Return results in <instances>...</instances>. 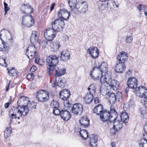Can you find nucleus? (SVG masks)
<instances>
[{
  "instance_id": "16",
  "label": "nucleus",
  "mask_w": 147,
  "mask_h": 147,
  "mask_svg": "<svg viewBox=\"0 0 147 147\" xmlns=\"http://www.w3.org/2000/svg\"><path fill=\"white\" fill-rule=\"evenodd\" d=\"M66 14L68 15L67 19H69V17L70 15V12H69L68 11L65 9L62 8L60 9L58 11L57 13V16L60 19L66 20H67L66 18H64V17H66Z\"/></svg>"
},
{
  "instance_id": "32",
  "label": "nucleus",
  "mask_w": 147,
  "mask_h": 147,
  "mask_svg": "<svg viewBox=\"0 0 147 147\" xmlns=\"http://www.w3.org/2000/svg\"><path fill=\"white\" fill-rule=\"evenodd\" d=\"M65 79L64 78H59L58 81L57 83V86L63 88L65 87Z\"/></svg>"
},
{
  "instance_id": "19",
  "label": "nucleus",
  "mask_w": 147,
  "mask_h": 147,
  "mask_svg": "<svg viewBox=\"0 0 147 147\" xmlns=\"http://www.w3.org/2000/svg\"><path fill=\"white\" fill-rule=\"evenodd\" d=\"M70 94V92L69 90L63 89L59 92V98L63 100H67L69 98Z\"/></svg>"
},
{
  "instance_id": "44",
  "label": "nucleus",
  "mask_w": 147,
  "mask_h": 147,
  "mask_svg": "<svg viewBox=\"0 0 147 147\" xmlns=\"http://www.w3.org/2000/svg\"><path fill=\"white\" fill-rule=\"evenodd\" d=\"M139 111L143 117H145V115L147 114V111L146 109L145 108H140L139 109Z\"/></svg>"
},
{
  "instance_id": "8",
  "label": "nucleus",
  "mask_w": 147,
  "mask_h": 147,
  "mask_svg": "<svg viewBox=\"0 0 147 147\" xmlns=\"http://www.w3.org/2000/svg\"><path fill=\"white\" fill-rule=\"evenodd\" d=\"M37 49L35 45L28 46L26 49V54L29 59H32L36 56Z\"/></svg>"
},
{
  "instance_id": "25",
  "label": "nucleus",
  "mask_w": 147,
  "mask_h": 147,
  "mask_svg": "<svg viewBox=\"0 0 147 147\" xmlns=\"http://www.w3.org/2000/svg\"><path fill=\"white\" fill-rule=\"evenodd\" d=\"M66 69L65 68H63L59 69V68L57 66L54 68V69L53 71H51V72H50V73H52L51 72H53L55 71V76L59 77L62 75H63L66 73Z\"/></svg>"
},
{
  "instance_id": "34",
  "label": "nucleus",
  "mask_w": 147,
  "mask_h": 147,
  "mask_svg": "<svg viewBox=\"0 0 147 147\" xmlns=\"http://www.w3.org/2000/svg\"><path fill=\"white\" fill-rule=\"evenodd\" d=\"M58 23V31H60L63 30V28L65 25L64 22L61 19H57Z\"/></svg>"
},
{
  "instance_id": "31",
  "label": "nucleus",
  "mask_w": 147,
  "mask_h": 147,
  "mask_svg": "<svg viewBox=\"0 0 147 147\" xmlns=\"http://www.w3.org/2000/svg\"><path fill=\"white\" fill-rule=\"evenodd\" d=\"M121 120L123 123H126L128 122L129 120V116L127 113L123 111L120 115Z\"/></svg>"
},
{
  "instance_id": "14",
  "label": "nucleus",
  "mask_w": 147,
  "mask_h": 147,
  "mask_svg": "<svg viewBox=\"0 0 147 147\" xmlns=\"http://www.w3.org/2000/svg\"><path fill=\"white\" fill-rule=\"evenodd\" d=\"M102 73L99 74V76H97L96 78L94 77L93 79L95 80L100 79V81L101 83L105 82L108 83L107 81H109V78H111V76L108 75L107 73H105L104 76L102 75Z\"/></svg>"
},
{
  "instance_id": "18",
  "label": "nucleus",
  "mask_w": 147,
  "mask_h": 147,
  "mask_svg": "<svg viewBox=\"0 0 147 147\" xmlns=\"http://www.w3.org/2000/svg\"><path fill=\"white\" fill-rule=\"evenodd\" d=\"M128 58L127 53L125 51L121 52L118 54L117 59L118 62L125 63V62L127 60Z\"/></svg>"
},
{
  "instance_id": "64",
  "label": "nucleus",
  "mask_w": 147,
  "mask_h": 147,
  "mask_svg": "<svg viewBox=\"0 0 147 147\" xmlns=\"http://www.w3.org/2000/svg\"><path fill=\"white\" fill-rule=\"evenodd\" d=\"M142 4H139L138 5L137 7L138 9L140 11V14H141L140 12L142 10Z\"/></svg>"
},
{
  "instance_id": "49",
  "label": "nucleus",
  "mask_w": 147,
  "mask_h": 147,
  "mask_svg": "<svg viewBox=\"0 0 147 147\" xmlns=\"http://www.w3.org/2000/svg\"><path fill=\"white\" fill-rule=\"evenodd\" d=\"M51 106H52V107L54 109V108L55 107L58 108L59 105L58 102L56 101H55L53 100L51 102Z\"/></svg>"
},
{
  "instance_id": "17",
  "label": "nucleus",
  "mask_w": 147,
  "mask_h": 147,
  "mask_svg": "<svg viewBox=\"0 0 147 147\" xmlns=\"http://www.w3.org/2000/svg\"><path fill=\"white\" fill-rule=\"evenodd\" d=\"M137 80L136 78H129L127 82V84L129 88L134 89L137 86Z\"/></svg>"
},
{
  "instance_id": "22",
  "label": "nucleus",
  "mask_w": 147,
  "mask_h": 147,
  "mask_svg": "<svg viewBox=\"0 0 147 147\" xmlns=\"http://www.w3.org/2000/svg\"><path fill=\"white\" fill-rule=\"evenodd\" d=\"M97 140L98 136L96 135L93 134H91L90 136L89 146L91 147H96Z\"/></svg>"
},
{
  "instance_id": "39",
  "label": "nucleus",
  "mask_w": 147,
  "mask_h": 147,
  "mask_svg": "<svg viewBox=\"0 0 147 147\" xmlns=\"http://www.w3.org/2000/svg\"><path fill=\"white\" fill-rule=\"evenodd\" d=\"M139 144L140 147H147V140L144 138L141 139L139 141Z\"/></svg>"
},
{
  "instance_id": "26",
  "label": "nucleus",
  "mask_w": 147,
  "mask_h": 147,
  "mask_svg": "<svg viewBox=\"0 0 147 147\" xmlns=\"http://www.w3.org/2000/svg\"><path fill=\"white\" fill-rule=\"evenodd\" d=\"M37 32L36 31H33L30 37V42L32 45H35V44L39 43L38 40V38L37 36Z\"/></svg>"
},
{
  "instance_id": "21",
  "label": "nucleus",
  "mask_w": 147,
  "mask_h": 147,
  "mask_svg": "<svg viewBox=\"0 0 147 147\" xmlns=\"http://www.w3.org/2000/svg\"><path fill=\"white\" fill-rule=\"evenodd\" d=\"M107 82L109 86H111L113 90H116L119 88V84L117 80H112L111 77V78H109V81H107Z\"/></svg>"
},
{
  "instance_id": "46",
  "label": "nucleus",
  "mask_w": 147,
  "mask_h": 147,
  "mask_svg": "<svg viewBox=\"0 0 147 147\" xmlns=\"http://www.w3.org/2000/svg\"><path fill=\"white\" fill-rule=\"evenodd\" d=\"M19 101V98L18 99V102H17V104L18 105V106L16 107H20V108H19V109H20V110H21V111H23V110H22L21 109V108H24V107H25L26 106L24 105L23 104L24 103L23 100H21V101H20V102Z\"/></svg>"
},
{
  "instance_id": "10",
  "label": "nucleus",
  "mask_w": 147,
  "mask_h": 147,
  "mask_svg": "<svg viewBox=\"0 0 147 147\" xmlns=\"http://www.w3.org/2000/svg\"><path fill=\"white\" fill-rule=\"evenodd\" d=\"M114 107L113 106H111L110 109V111L109 112V111H107L106 110H105V111L107 113H108L109 115H107V119L106 120H104L105 121H109V120L112 119H117L118 117V114L117 113V112L115 109H114Z\"/></svg>"
},
{
  "instance_id": "53",
  "label": "nucleus",
  "mask_w": 147,
  "mask_h": 147,
  "mask_svg": "<svg viewBox=\"0 0 147 147\" xmlns=\"http://www.w3.org/2000/svg\"><path fill=\"white\" fill-rule=\"evenodd\" d=\"M144 130L146 134H143V136H144V138H144L145 137V139H146V137H145V136H147V123L144 126Z\"/></svg>"
},
{
  "instance_id": "40",
  "label": "nucleus",
  "mask_w": 147,
  "mask_h": 147,
  "mask_svg": "<svg viewBox=\"0 0 147 147\" xmlns=\"http://www.w3.org/2000/svg\"><path fill=\"white\" fill-rule=\"evenodd\" d=\"M11 133V127L7 128L6 130L4 131V137L6 138L9 137L10 136Z\"/></svg>"
},
{
  "instance_id": "29",
  "label": "nucleus",
  "mask_w": 147,
  "mask_h": 147,
  "mask_svg": "<svg viewBox=\"0 0 147 147\" xmlns=\"http://www.w3.org/2000/svg\"><path fill=\"white\" fill-rule=\"evenodd\" d=\"M106 94L109 96L110 102L112 104H114L117 101L116 98L117 97V96H116L115 94L114 93H110L109 92L106 93Z\"/></svg>"
},
{
  "instance_id": "7",
  "label": "nucleus",
  "mask_w": 147,
  "mask_h": 147,
  "mask_svg": "<svg viewBox=\"0 0 147 147\" xmlns=\"http://www.w3.org/2000/svg\"><path fill=\"white\" fill-rule=\"evenodd\" d=\"M108 67L107 63L105 62H102L98 66H95L91 70L90 72V75L92 79H94V76L92 75V73L93 71L96 70L98 72L100 73H102L104 71H106L107 70Z\"/></svg>"
},
{
  "instance_id": "52",
  "label": "nucleus",
  "mask_w": 147,
  "mask_h": 147,
  "mask_svg": "<svg viewBox=\"0 0 147 147\" xmlns=\"http://www.w3.org/2000/svg\"><path fill=\"white\" fill-rule=\"evenodd\" d=\"M133 38L132 36H127L126 38V42L127 43H131L133 40Z\"/></svg>"
},
{
  "instance_id": "15",
  "label": "nucleus",
  "mask_w": 147,
  "mask_h": 147,
  "mask_svg": "<svg viewBox=\"0 0 147 147\" xmlns=\"http://www.w3.org/2000/svg\"><path fill=\"white\" fill-rule=\"evenodd\" d=\"M135 89V93H137L138 92H139L140 96L141 97L143 98L144 96H147V89H146L144 86H141L138 87H136Z\"/></svg>"
},
{
  "instance_id": "57",
  "label": "nucleus",
  "mask_w": 147,
  "mask_h": 147,
  "mask_svg": "<svg viewBox=\"0 0 147 147\" xmlns=\"http://www.w3.org/2000/svg\"><path fill=\"white\" fill-rule=\"evenodd\" d=\"M36 67L34 65H33L31 68L30 71L32 72L35 71L36 69Z\"/></svg>"
},
{
  "instance_id": "41",
  "label": "nucleus",
  "mask_w": 147,
  "mask_h": 147,
  "mask_svg": "<svg viewBox=\"0 0 147 147\" xmlns=\"http://www.w3.org/2000/svg\"><path fill=\"white\" fill-rule=\"evenodd\" d=\"M3 47H0V51H2L4 54L8 53L9 48L6 44L3 45Z\"/></svg>"
},
{
  "instance_id": "58",
  "label": "nucleus",
  "mask_w": 147,
  "mask_h": 147,
  "mask_svg": "<svg viewBox=\"0 0 147 147\" xmlns=\"http://www.w3.org/2000/svg\"><path fill=\"white\" fill-rule=\"evenodd\" d=\"M106 7V5L105 4H101L99 7L100 9L101 10H103L105 9Z\"/></svg>"
},
{
  "instance_id": "5",
  "label": "nucleus",
  "mask_w": 147,
  "mask_h": 147,
  "mask_svg": "<svg viewBox=\"0 0 147 147\" xmlns=\"http://www.w3.org/2000/svg\"><path fill=\"white\" fill-rule=\"evenodd\" d=\"M66 105L69 107L72 108V112L75 114L80 115L82 112L83 107L81 104L76 103L73 105L67 102Z\"/></svg>"
},
{
  "instance_id": "56",
  "label": "nucleus",
  "mask_w": 147,
  "mask_h": 147,
  "mask_svg": "<svg viewBox=\"0 0 147 147\" xmlns=\"http://www.w3.org/2000/svg\"><path fill=\"white\" fill-rule=\"evenodd\" d=\"M144 104L145 107L147 108V96H144Z\"/></svg>"
},
{
  "instance_id": "6",
  "label": "nucleus",
  "mask_w": 147,
  "mask_h": 147,
  "mask_svg": "<svg viewBox=\"0 0 147 147\" xmlns=\"http://www.w3.org/2000/svg\"><path fill=\"white\" fill-rule=\"evenodd\" d=\"M32 18L31 15L24 16L23 17L22 22L23 28L30 27L33 25L34 24V19Z\"/></svg>"
},
{
  "instance_id": "37",
  "label": "nucleus",
  "mask_w": 147,
  "mask_h": 147,
  "mask_svg": "<svg viewBox=\"0 0 147 147\" xmlns=\"http://www.w3.org/2000/svg\"><path fill=\"white\" fill-rule=\"evenodd\" d=\"M68 2L69 7L72 10H74L75 5H76L77 0H68Z\"/></svg>"
},
{
  "instance_id": "33",
  "label": "nucleus",
  "mask_w": 147,
  "mask_h": 147,
  "mask_svg": "<svg viewBox=\"0 0 147 147\" xmlns=\"http://www.w3.org/2000/svg\"><path fill=\"white\" fill-rule=\"evenodd\" d=\"M8 74L11 76H15L17 75L18 71L14 67H12L10 69L7 68Z\"/></svg>"
},
{
  "instance_id": "59",
  "label": "nucleus",
  "mask_w": 147,
  "mask_h": 147,
  "mask_svg": "<svg viewBox=\"0 0 147 147\" xmlns=\"http://www.w3.org/2000/svg\"><path fill=\"white\" fill-rule=\"evenodd\" d=\"M26 6L28 8H30L31 6L29 4L27 3L26 4L25 3L22 6V7L23 8H24L25 9L26 7H25L24 6Z\"/></svg>"
},
{
  "instance_id": "24",
  "label": "nucleus",
  "mask_w": 147,
  "mask_h": 147,
  "mask_svg": "<svg viewBox=\"0 0 147 147\" xmlns=\"http://www.w3.org/2000/svg\"><path fill=\"white\" fill-rule=\"evenodd\" d=\"M60 55V59L62 61H67L70 58V54L68 51L65 50L63 51H61Z\"/></svg>"
},
{
  "instance_id": "47",
  "label": "nucleus",
  "mask_w": 147,
  "mask_h": 147,
  "mask_svg": "<svg viewBox=\"0 0 147 147\" xmlns=\"http://www.w3.org/2000/svg\"><path fill=\"white\" fill-rule=\"evenodd\" d=\"M95 48H96L94 47H91L88 49L87 52L91 56L92 54H94V53L96 50Z\"/></svg>"
},
{
  "instance_id": "54",
  "label": "nucleus",
  "mask_w": 147,
  "mask_h": 147,
  "mask_svg": "<svg viewBox=\"0 0 147 147\" xmlns=\"http://www.w3.org/2000/svg\"><path fill=\"white\" fill-rule=\"evenodd\" d=\"M117 129L116 128H114L113 127V128L111 129L110 130V133L111 134L113 135H115L116 134V132L118 131H117Z\"/></svg>"
},
{
  "instance_id": "51",
  "label": "nucleus",
  "mask_w": 147,
  "mask_h": 147,
  "mask_svg": "<svg viewBox=\"0 0 147 147\" xmlns=\"http://www.w3.org/2000/svg\"><path fill=\"white\" fill-rule=\"evenodd\" d=\"M3 4L4 7L5 15L7 12L10 9V7H8V4L5 1L3 3Z\"/></svg>"
},
{
  "instance_id": "45",
  "label": "nucleus",
  "mask_w": 147,
  "mask_h": 147,
  "mask_svg": "<svg viewBox=\"0 0 147 147\" xmlns=\"http://www.w3.org/2000/svg\"><path fill=\"white\" fill-rule=\"evenodd\" d=\"M61 111L58 109V108L55 107H54L53 109V113L55 115H60Z\"/></svg>"
},
{
  "instance_id": "4",
  "label": "nucleus",
  "mask_w": 147,
  "mask_h": 147,
  "mask_svg": "<svg viewBox=\"0 0 147 147\" xmlns=\"http://www.w3.org/2000/svg\"><path fill=\"white\" fill-rule=\"evenodd\" d=\"M36 97L39 102H45L47 101L49 99V94L45 90H40L37 92Z\"/></svg>"
},
{
  "instance_id": "63",
  "label": "nucleus",
  "mask_w": 147,
  "mask_h": 147,
  "mask_svg": "<svg viewBox=\"0 0 147 147\" xmlns=\"http://www.w3.org/2000/svg\"><path fill=\"white\" fill-rule=\"evenodd\" d=\"M26 97H25V96H21V97L20 98H19V101L20 102V101L21 100H23V102H24V101L25 99H26Z\"/></svg>"
},
{
  "instance_id": "50",
  "label": "nucleus",
  "mask_w": 147,
  "mask_h": 147,
  "mask_svg": "<svg viewBox=\"0 0 147 147\" xmlns=\"http://www.w3.org/2000/svg\"><path fill=\"white\" fill-rule=\"evenodd\" d=\"M34 77V74L32 73L28 74L26 76L27 78L30 81L33 80Z\"/></svg>"
},
{
  "instance_id": "38",
  "label": "nucleus",
  "mask_w": 147,
  "mask_h": 147,
  "mask_svg": "<svg viewBox=\"0 0 147 147\" xmlns=\"http://www.w3.org/2000/svg\"><path fill=\"white\" fill-rule=\"evenodd\" d=\"M79 134L81 136L84 140L86 139L88 136L87 131L84 129L80 130L79 131Z\"/></svg>"
},
{
  "instance_id": "42",
  "label": "nucleus",
  "mask_w": 147,
  "mask_h": 147,
  "mask_svg": "<svg viewBox=\"0 0 147 147\" xmlns=\"http://www.w3.org/2000/svg\"><path fill=\"white\" fill-rule=\"evenodd\" d=\"M111 4L112 5L113 8L115 7H118L117 5L116 4L115 1L114 0H108V2L107 3V7H110V6H111Z\"/></svg>"
},
{
  "instance_id": "27",
  "label": "nucleus",
  "mask_w": 147,
  "mask_h": 147,
  "mask_svg": "<svg viewBox=\"0 0 147 147\" xmlns=\"http://www.w3.org/2000/svg\"><path fill=\"white\" fill-rule=\"evenodd\" d=\"M79 122L80 125L84 128L88 127L89 124V120L88 119L86 116L82 117L79 120Z\"/></svg>"
},
{
  "instance_id": "62",
  "label": "nucleus",
  "mask_w": 147,
  "mask_h": 147,
  "mask_svg": "<svg viewBox=\"0 0 147 147\" xmlns=\"http://www.w3.org/2000/svg\"><path fill=\"white\" fill-rule=\"evenodd\" d=\"M10 103H11V102H9L5 103L4 105V107L5 108H7L9 107Z\"/></svg>"
},
{
  "instance_id": "13",
  "label": "nucleus",
  "mask_w": 147,
  "mask_h": 147,
  "mask_svg": "<svg viewBox=\"0 0 147 147\" xmlns=\"http://www.w3.org/2000/svg\"><path fill=\"white\" fill-rule=\"evenodd\" d=\"M122 121H121L117 119H114L109 120L107 124L109 125V124L113 122V127L117 129V131H118L121 129L123 127Z\"/></svg>"
},
{
  "instance_id": "55",
  "label": "nucleus",
  "mask_w": 147,
  "mask_h": 147,
  "mask_svg": "<svg viewBox=\"0 0 147 147\" xmlns=\"http://www.w3.org/2000/svg\"><path fill=\"white\" fill-rule=\"evenodd\" d=\"M29 102L28 98V97H26V98L25 99L23 103L24 105L26 106V105H27V104L29 103Z\"/></svg>"
},
{
  "instance_id": "20",
  "label": "nucleus",
  "mask_w": 147,
  "mask_h": 147,
  "mask_svg": "<svg viewBox=\"0 0 147 147\" xmlns=\"http://www.w3.org/2000/svg\"><path fill=\"white\" fill-rule=\"evenodd\" d=\"M117 63L115 66V71L118 73H122L125 71L126 67L125 63L119 62L118 63L117 62Z\"/></svg>"
},
{
  "instance_id": "9",
  "label": "nucleus",
  "mask_w": 147,
  "mask_h": 147,
  "mask_svg": "<svg viewBox=\"0 0 147 147\" xmlns=\"http://www.w3.org/2000/svg\"><path fill=\"white\" fill-rule=\"evenodd\" d=\"M75 9L74 11L76 12V10H77L79 12L81 13H84L86 12L87 9V5L86 3L85 2H83L82 3H76L75 5Z\"/></svg>"
},
{
  "instance_id": "36",
  "label": "nucleus",
  "mask_w": 147,
  "mask_h": 147,
  "mask_svg": "<svg viewBox=\"0 0 147 147\" xmlns=\"http://www.w3.org/2000/svg\"><path fill=\"white\" fill-rule=\"evenodd\" d=\"M88 90L89 91L88 93H90L93 95L96 92V85L95 84L90 85L88 88Z\"/></svg>"
},
{
  "instance_id": "1",
  "label": "nucleus",
  "mask_w": 147,
  "mask_h": 147,
  "mask_svg": "<svg viewBox=\"0 0 147 147\" xmlns=\"http://www.w3.org/2000/svg\"><path fill=\"white\" fill-rule=\"evenodd\" d=\"M47 65L49 67V72H51L54 68L57 67V65L59 62L58 57L55 54L50 55L46 59Z\"/></svg>"
},
{
  "instance_id": "12",
  "label": "nucleus",
  "mask_w": 147,
  "mask_h": 147,
  "mask_svg": "<svg viewBox=\"0 0 147 147\" xmlns=\"http://www.w3.org/2000/svg\"><path fill=\"white\" fill-rule=\"evenodd\" d=\"M36 106V103L33 101H32L29 102V103L27 104V105L25 107L21 108L22 110H23L24 116H25L28 113L30 109H35Z\"/></svg>"
},
{
  "instance_id": "11",
  "label": "nucleus",
  "mask_w": 147,
  "mask_h": 147,
  "mask_svg": "<svg viewBox=\"0 0 147 147\" xmlns=\"http://www.w3.org/2000/svg\"><path fill=\"white\" fill-rule=\"evenodd\" d=\"M53 31L51 28H48L44 32V36L48 41H52L56 36V34Z\"/></svg>"
},
{
  "instance_id": "48",
  "label": "nucleus",
  "mask_w": 147,
  "mask_h": 147,
  "mask_svg": "<svg viewBox=\"0 0 147 147\" xmlns=\"http://www.w3.org/2000/svg\"><path fill=\"white\" fill-rule=\"evenodd\" d=\"M96 50L94 53V54H92L91 55V57L94 59H96L98 57L99 55L98 51L97 48L96 47Z\"/></svg>"
},
{
  "instance_id": "60",
  "label": "nucleus",
  "mask_w": 147,
  "mask_h": 147,
  "mask_svg": "<svg viewBox=\"0 0 147 147\" xmlns=\"http://www.w3.org/2000/svg\"><path fill=\"white\" fill-rule=\"evenodd\" d=\"M37 63L41 65H42L44 64V61H43L42 60L39 59L38 60L37 62H36Z\"/></svg>"
},
{
  "instance_id": "2",
  "label": "nucleus",
  "mask_w": 147,
  "mask_h": 147,
  "mask_svg": "<svg viewBox=\"0 0 147 147\" xmlns=\"http://www.w3.org/2000/svg\"><path fill=\"white\" fill-rule=\"evenodd\" d=\"M20 108V107L19 108ZM9 114L10 123H12V121L13 119L17 118L19 119L22 115L24 116V113L23 111L19 109V107H13L9 111Z\"/></svg>"
},
{
  "instance_id": "3",
  "label": "nucleus",
  "mask_w": 147,
  "mask_h": 147,
  "mask_svg": "<svg viewBox=\"0 0 147 147\" xmlns=\"http://www.w3.org/2000/svg\"><path fill=\"white\" fill-rule=\"evenodd\" d=\"M94 112L98 115H100V117L101 120L104 122L105 119H107V115H109L108 113L105 111V110H103V105L100 104H99L95 107L93 110Z\"/></svg>"
},
{
  "instance_id": "23",
  "label": "nucleus",
  "mask_w": 147,
  "mask_h": 147,
  "mask_svg": "<svg viewBox=\"0 0 147 147\" xmlns=\"http://www.w3.org/2000/svg\"><path fill=\"white\" fill-rule=\"evenodd\" d=\"M61 117L64 120L67 121L71 117V115L70 113L66 110H62L60 115Z\"/></svg>"
},
{
  "instance_id": "43",
  "label": "nucleus",
  "mask_w": 147,
  "mask_h": 147,
  "mask_svg": "<svg viewBox=\"0 0 147 147\" xmlns=\"http://www.w3.org/2000/svg\"><path fill=\"white\" fill-rule=\"evenodd\" d=\"M6 59L4 57H0V65L5 67H7V64L6 62Z\"/></svg>"
},
{
  "instance_id": "35",
  "label": "nucleus",
  "mask_w": 147,
  "mask_h": 147,
  "mask_svg": "<svg viewBox=\"0 0 147 147\" xmlns=\"http://www.w3.org/2000/svg\"><path fill=\"white\" fill-rule=\"evenodd\" d=\"M58 23L57 22V19L55 20L54 22L53 23L52 27V28H50L52 30H53V32H55V34H56V32L58 31Z\"/></svg>"
},
{
  "instance_id": "30",
  "label": "nucleus",
  "mask_w": 147,
  "mask_h": 147,
  "mask_svg": "<svg viewBox=\"0 0 147 147\" xmlns=\"http://www.w3.org/2000/svg\"><path fill=\"white\" fill-rule=\"evenodd\" d=\"M60 46V43L59 41H57L52 42L51 44L52 51H58Z\"/></svg>"
},
{
  "instance_id": "28",
  "label": "nucleus",
  "mask_w": 147,
  "mask_h": 147,
  "mask_svg": "<svg viewBox=\"0 0 147 147\" xmlns=\"http://www.w3.org/2000/svg\"><path fill=\"white\" fill-rule=\"evenodd\" d=\"M93 98V95L90 93L88 92L84 97V101L86 104L90 103L92 101Z\"/></svg>"
},
{
  "instance_id": "61",
  "label": "nucleus",
  "mask_w": 147,
  "mask_h": 147,
  "mask_svg": "<svg viewBox=\"0 0 147 147\" xmlns=\"http://www.w3.org/2000/svg\"><path fill=\"white\" fill-rule=\"evenodd\" d=\"M68 37L66 35H64L63 37L62 40L63 41L65 42L68 39Z\"/></svg>"
}]
</instances>
